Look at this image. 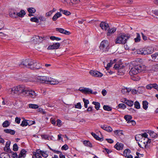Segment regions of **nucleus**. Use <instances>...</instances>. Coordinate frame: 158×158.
Returning a JSON list of instances; mask_svg holds the SVG:
<instances>
[{
    "mask_svg": "<svg viewBox=\"0 0 158 158\" xmlns=\"http://www.w3.org/2000/svg\"><path fill=\"white\" fill-rule=\"evenodd\" d=\"M129 74L131 76L137 75L140 73H144L146 70L145 66L142 64L130 65Z\"/></svg>",
    "mask_w": 158,
    "mask_h": 158,
    "instance_id": "1",
    "label": "nucleus"
},
{
    "mask_svg": "<svg viewBox=\"0 0 158 158\" xmlns=\"http://www.w3.org/2000/svg\"><path fill=\"white\" fill-rule=\"evenodd\" d=\"M27 87L24 85H19L7 89V91L8 92L13 95L17 94H22L24 95L26 91H27Z\"/></svg>",
    "mask_w": 158,
    "mask_h": 158,
    "instance_id": "2",
    "label": "nucleus"
},
{
    "mask_svg": "<svg viewBox=\"0 0 158 158\" xmlns=\"http://www.w3.org/2000/svg\"><path fill=\"white\" fill-rule=\"evenodd\" d=\"M129 37L124 33L119 34L115 40V42L116 44H125Z\"/></svg>",
    "mask_w": 158,
    "mask_h": 158,
    "instance_id": "3",
    "label": "nucleus"
},
{
    "mask_svg": "<svg viewBox=\"0 0 158 158\" xmlns=\"http://www.w3.org/2000/svg\"><path fill=\"white\" fill-rule=\"evenodd\" d=\"M34 62V61L31 59H26L22 62L20 66H21L22 65H23L24 67L32 69Z\"/></svg>",
    "mask_w": 158,
    "mask_h": 158,
    "instance_id": "4",
    "label": "nucleus"
},
{
    "mask_svg": "<svg viewBox=\"0 0 158 158\" xmlns=\"http://www.w3.org/2000/svg\"><path fill=\"white\" fill-rule=\"evenodd\" d=\"M99 48L100 50L103 52L108 51L110 48L109 42L107 40H104L102 41Z\"/></svg>",
    "mask_w": 158,
    "mask_h": 158,
    "instance_id": "5",
    "label": "nucleus"
},
{
    "mask_svg": "<svg viewBox=\"0 0 158 158\" xmlns=\"http://www.w3.org/2000/svg\"><path fill=\"white\" fill-rule=\"evenodd\" d=\"M151 141V139L148 138H144L143 139H142L139 145L141 148H145L147 146L150 144Z\"/></svg>",
    "mask_w": 158,
    "mask_h": 158,
    "instance_id": "6",
    "label": "nucleus"
},
{
    "mask_svg": "<svg viewBox=\"0 0 158 158\" xmlns=\"http://www.w3.org/2000/svg\"><path fill=\"white\" fill-rule=\"evenodd\" d=\"M48 77L45 76H37L35 77V81L37 83H44L47 82Z\"/></svg>",
    "mask_w": 158,
    "mask_h": 158,
    "instance_id": "7",
    "label": "nucleus"
},
{
    "mask_svg": "<svg viewBox=\"0 0 158 158\" xmlns=\"http://www.w3.org/2000/svg\"><path fill=\"white\" fill-rule=\"evenodd\" d=\"M24 95L29 96L32 98H35L37 96V94L34 91L27 87V91H26Z\"/></svg>",
    "mask_w": 158,
    "mask_h": 158,
    "instance_id": "8",
    "label": "nucleus"
},
{
    "mask_svg": "<svg viewBox=\"0 0 158 158\" xmlns=\"http://www.w3.org/2000/svg\"><path fill=\"white\" fill-rule=\"evenodd\" d=\"M89 74L95 77H101L103 74L99 72L96 70H91L89 72Z\"/></svg>",
    "mask_w": 158,
    "mask_h": 158,
    "instance_id": "9",
    "label": "nucleus"
},
{
    "mask_svg": "<svg viewBox=\"0 0 158 158\" xmlns=\"http://www.w3.org/2000/svg\"><path fill=\"white\" fill-rule=\"evenodd\" d=\"M78 90L85 94H90V93H92V90L89 88L81 87L79 88Z\"/></svg>",
    "mask_w": 158,
    "mask_h": 158,
    "instance_id": "10",
    "label": "nucleus"
},
{
    "mask_svg": "<svg viewBox=\"0 0 158 158\" xmlns=\"http://www.w3.org/2000/svg\"><path fill=\"white\" fill-rule=\"evenodd\" d=\"M121 102L126 104L127 106L130 107L133 106L134 103L133 101L127 100L126 98H123L121 99Z\"/></svg>",
    "mask_w": 158,
    "mask_h": 158,
    "instance_id": "11",
    "label": "nucleus"
},
{
    "mask_svg": "<svg viewBox=\"0 0 158 158\" xmlns=\"http://www.w3.org/2000/svg\"><path fill=\"white\" fill-rule=\"evenodd\" d=\"M60 46V44L59 43H56L53 44L49 45L47 48V49L53 50L59 48Z\"/></svg>",
    "mask_w": 158,
    "mask_h": 158,
    "instance_id": "12",
    "label": "nucleus"
},
{
    "mask_svg": "<svg viewBox=\"0 0 158 158\" xmlns=\"http://www.w3.org/2000/svg\"><path fill=\"white\" fill-rule=\"evenodd\" d=\"M48 78L47 82L51 85H56L59 82L57 80L52 78L50 77H48Z\"/></svg>",
    "mask_w": 158,
    "mask_h": 158,
    "instance_id": "13",
    "label": "nucleus"
},
{
    "mask_svg": "<svg viewBox=\"0 0 158 158\" xmlns=\"http://www.w3.org/2000/svg\"><path fill=\"white\" fill-rule=\"evenodd\" d=\"M146 88L148 89H151L152 88L158 90V86L156 83L149 84L146 86Z\"/></svg>",
    "mask_w": 158,
    "mask_h": 158,
    "instance_id": "14",
    "label": "nucleus"
},
{
    "mask_svg": "<svg viewBox=\"0 0 158 158\" xmlns=\"http://www.w3.org/2000/svg\"><path fill=\"white\" fill-rule=\"evenodd\" d=\"M56 30L61 33L65 35H69L70 34V32L69 31L65 30L62 28H56Z\"/></svg>",
    "mask_w": 158,
    "mask_h": 158,
    "instance_id": "15",
    "label": "nucleus"
},
{
    "mask_svg": "<svg viewBox=\"0 0 158 158\" xmlns=\"http://www.w3.org/2000/svg\"><path fill=\"white\" fill-rule=\"evenodd\" d=\"M144 55L151 54L153 51V48L150 47L144 48Z\"/></svg>",
    "mask_w": 158,
    "mask_h": 158,
    "instance_id": "16",
    "label": "nucleus"
},
{
    "mask_svg": "<svg viewBox=\"0 0 158 158\" xmlns=\"http://www.w3.org/2000/svg\"><path fill=\"white\" fill-rule=\"evenodd\" d=\"M100 26L102 30L105 31H106L109 27L108 24L104 22L100 23Z\"/></svg>",
    "mask_w": 158,
    "mask_h": 158,
    "instance_id": "17",
    "label": "nucleus"
},
{
    "mask_svg": "<svg viewBox=\"0 0 158 158\" xmlns=\"http://www.w3.org/2000/svg\"><path fill=\"white\" fill-rule=\"evenodd\" d=\"M100 127L102 129L109 132H111L113 130L112 128L106 125H101Z\"/></svg>",
    "mask_w": 158,
    "mask_h": 158,
    "instance_id": "18",
    "label": "nucleus"
},
{
    "mask_svg": "<svg viewBox=\"0 0 158 158\" xmlns=\"http://www.w3.org/2000/svg\"><path fill=\"white\" fill-rule=\"evenodd\" d=\"M9 15L10 17L15 18H17V13H16L15 10L12 9H10L9 11Z\"/></svg>",
    "mask_w": 158,
    "mask_h": 158,
    "instance_id": "19",
    "label": "nucleus"
},
{
    "mask_svg": "<svg viewBox=\"0 0 158 158\" xmlns=\"http://www.w3.org/2000/svg\"><path fill=\"white\" fill-rule=\"evenodd\" d=\"M116 30V28L115 27H111L109 28L108 30L107 33V35L108 36H110L114 33Z\"/></svg>",
    "mask_w": 158,
    "mask_h": 158,
    "instance_id": "20",
    "label": "nucleus"
},
{
    "mask_svg": "<svg viewBox=\"0 0 158 158\" xmlns=\"http://www.w3.org/2000/svg\"><path fill=\"white\" fill-rule=\"evenodd\" d=\"M123 147L124 145L123 144L118 142H117L114 146V148L118 150H123Z\"/></svg>",
    "mask_w": 158,
    "mask_h": 158,
    "instance_id": "21",
    "label": "nucleus"
},
{
    "mask_svg": "<svg viewBox=\"0 0 158 158\" xmlns=\"http://www.w3.org/2000/svg\"><path fill=\"white\" fill-rule=\"evenodd\" d=\"M32 67V69H39L41 68V64L38 62H34Z\"/></svg>",
    "mask_w": 158,
    "mask_h": 158,
    "instance_id": "22",
    "label": "nucleus"
},
{
    "mask_svg": "<svg viewBox=\"0 0 158 158\" xmlns=\"http://www.w3.org/2000/svg\"><path fill=\"white\" fill-rule=\"evenodd\" d=\"M62 16V14L60 12H58L56 13L53 17L52 19L53 21H56L58 18Z\"/></svg>",
    "mask_w": 158,
    "mask_h": 158,
    "instance_id": "23",
    "label": "nucleus"
},
{
    "mask_svg": "<svg viewBox=\"0 0 158 158\" xmlns=\"http://www.w3.org/2000/svg\"><path fill=\"white\" fill-rule=\"evenodd\" d=\"M26 151L24 149L22 150L18 156L19 158L24 157L25 156Z\"/></svg>",
    "mask_w": 158,
    "mask_h": 158,
    "instance_id": "24",
    "label": "nucleus"
},
{
    "mask_svg": "<svg viewBox=\"0 0 158 158\" xmlns=\"http://www.w3.org/2000/svg\"><path fill=\"white\" fill-rule=\"evenodd\" d=\"M131 90V89L130 88H127L124 87L122 89V93L123 94H128Z\"/></svg>",
    "mask_w": 158,
    "mask_h": 158,
    "instance_id": "25",
    "label": "nucleus"
},
{
    "mask_svg": "<svg viewBox=\"0 0 158 158\" xmlns=\"http://www.w3.org/2000/svg\"><path fill=\"white\" fill-rule=\"evenodd\" d=\"M26 14V12L23 10H21L19 12L17 13V17L19 16L20 17H23Z\"/></svg>",
    "mask_w": 158,
    "mask_h": 158,
    "instance_id": "26",
    "label": "nucleus"
},
{
    "mask_svg": "<svg viewBox=\"0 0 158 158\" xmlns=\"http://www.w3.org/2000/svg\"><path fill=\"white\" fill-rule=\"evenodd\" d=\"M147 133H148L153 138H156L157 137V135L153 131H148L147 132Z\"/></svg>",
    "mask_w": 158,
    "mask_h": 158,
    "instance_id": "27",
    "label": "nucleus"
},
{
    "mask_svg": "<svg viewBox=\"0 0 158 158\" xmlns=\"http://www.w3.org/2000/svg\"><path fill=\"white\" fill-rule=\"evenodd\" d=\"M124 67V66L122 64H119L117 63L115 64L114 67V68L116 69H118V70L119 69H120L121 68H123Z\"/></svg>",
    "mask_w": 158,
    "mask_h": 158,
    "instance_id": "28",
    "label": "nucleus"
},
{
    "mask_svg": "<svg viewBox=\"0 0 158 158\" xmlns=\"http://www.w3.org/2000/svg\"><path fill=\"white\" fill-rule=\"evenodd\" d=\"M10 142L8 141L6 142V147L4 148V150L6 152H9L10 150Z\"/></svg>",
    "mask_w": 158,
    "mask_h": 158,
    "instance_id": "29",
    "label": "nucleus"
},
{
    "mask_svg": "<svg viewBox=\"0 0 158 158\" xmlns=\"http://www.w3.org/2000/svg\"><path fill=\"white\" fill-rule=\"evenodd\" d=\"M117 60L115 59H114L113 60H110V63H108L107 64V66L105 67V68L107 69H108L111 66L112 64L115 63Z\"/></svg>",
    "mask_w": 158,
    "mask_h": 158,
    "instance_id": "30",
    "label": "nucleus"
},
{
    "mask_svg": "<svg viewBox=\"0 0 158 158\" xmlns=\"http://www.w3.org/2000/svg\"><path fill=\"white\" fill-rule=\"evenodd\" d=\"M59 10L60 12H62L63 14L69 16L71 14L70 12L67 10H63L61 8H60Z\"/></svg>",
    "mask_w": 158,
    "mask_h": 158,
    "instance_id": "31",
    "label": "nucleus"
},
{
    "mask_svg": "<svg viewBox=\"0 0 158 158\" xmlns=\"http://www.w3.org/2000/svg\"><path fill=\"white\" fill-rule=\"evenodd\" d=\"M92 104L95 106V108L97 110H99L100 106V103L99 102H92Z\"/></svg>",
    "mask_w": 158,
    "mask_h": 158,
    "instance_id": "32",
    "label": "nucleus"
},
{
    "mask_svg": "<svg viewBox=\"0 0 158 158\" xmlns=\"http://www.w3.org/2000/svg\"><path fill=\"white\" fill-rule=\"evenodd\" d=\"M148 103L146 101L143 102V107L145 110H146L148 108Z\"/></svg>",
    "mask_w": 158,
    "mask_h": 158,
    "instance_id": "33",
    "label": "nucleus"
},
{
    "mask_svg": "<svg viewBox=\"0 0 158 158\" xmlns=\"http://www.w3.org/2000/svg\"><path fill=\"white\" fill-rule=\"evenodd\" d=\"M130 152L131 151L129 149H126L124 151V156L126 157H127L130 155Z\"/></svg>",
    "mask_w": 158,
    "mask_h": 158,
    "instance_id": "34",
    "label": "nucleus"
},
{
    "mask_svg": "<svg viewBox=\"0 0 158 158\" xmlns=\"http://www.w3.org/2000/svg\"><path fill=\"white\" fill-rule=\"evenodd\" d=\"M125 119L127 121V123H129V122H130L132 118V117L130 115H126L124 117Z\"/></svg>",
    "mask_w": 158,
    "mask_h": 158,
    "instance_id": "35",
    "label": "nucleus"
},
{
    "mask_svg": "<svg viewBox=\"0 0 158 158\" xmlns=\"http://www.w3.org/2000/svg\"><path fill=\"white\" fill-rule=\"evenodd\" d=\"M39 152L40 153L41 155L44 157L46 158L47 157L48 155V153L47 152H43L42 151H39Z\"/></svg>",
    "mask_w": 158,
    "mask_h": 158,
    "instance_id": "36",
    "label": "nucleus"
},
{
    "mask_svg": "<svg viewBox=\"0 0 158 158\" xmlns=\"http://www.w3.org/2000/svg\"><path fill=\"white\" fill-rule=\"evenodd\" d=\"M124 68H121L118 70V75H122L125 72V70L124 69Z\"/></svg>",
    "mask_w": 158,
    "mask_h": 158,
    "instance_id": "37",
    "label": "nucleus"
},
{
    "mask_svg": "<svg viewBox=\"0 0 158 158\" xmlns=\"http://www.w3.org/2000/svg\"><path fill=\"white\" fill-rule=\"evenodd\" d=\"M29 107L30 108L35 109L38 108L39 107V106L37 104H29Z\"/></svg>",
    "mask_w": 158,
    "mask_h": 158,
    "instance_id": "38",
    "label": "nucleus"
},
{
    "mask_svg": "<svg viewBox=\"0 0 158 158\" xmlns=\"http://www.w3.org/2000/svg\"><path fill=\"white\" fill-rule=\"evenodd\" d=\"M83 143L85 146L89 147H91L92 146V144L89 141L85 140L83 142Z\"/></svg>",
    "mask_w": 158,
    "mask_h": 158,
    "instance_id": "39",
    "label": "nucleus"
},
{
    "mask_svg": "<svg viewBox=\"0 0 158 158\" xmlns=\"http://www.w3.org/2000/svg\"><path fill=\"white\" fill-rule=\"evenodd\" d=\"M118 108H120L123 110L125 109L126 107V106L123 103L119 104L118 106Z\"/></svg>",
    "mask_w": 158,
    "mask_h": 158,
    "instance_id": "40",
    "label": "nucleus"
},
{
    "mask_svg": "<svg viewBox=\"0 0 158 158\" xmlns=\"http://www.w3.org/2000/svg\"><path fill=\"white\" fill-rule=\"evenodd\" d=\"M27 11L30 13H34L36 11V10L35 8L33 7L29 8L27 9Z\"/></svg>",
    "mask_w": 158,
    "mask_h": 158,
    "instance_id": "41",
    "label": "nucleus"
},
{
    "mask_svg": "<svg viewBox=\"0 0 158 158\" xmlns=\"http://www.w3.org/2000/svg\"><path fill=\"white\" fill-rule=\"evenodd\" d=\"M0 157L1 158H8L9 156L7 154L2 153L0 154Z\"/></svg>",
    "mask_w": 158,
    "mask_h": 158,
    "instance_id": "42",
    "label": "nucleus"
},
{
    "mask_svg": "<svg viewBox=\"0 0 158 158\" xmlns=\"http://www.w3.org/2000/svg\"><path fill=\"white\" fill-rule=\"evenodd\" d=\"M103 109L104 110L108 111H111L112 110L111 107L107 105H104Z\"/></svg>",
    "mask_w": 158,
    "mask_h": 158,
    "instance_id": "43",
    "label": "nucleus"
},
{
    "mask_svg": "<svg viewBox=\"0 0 158 158\" xmlns=\"http://www.w3.org/2000/svg\"><path fill=\"white\" fill-rule=\"evenodd\" d=\"M114 132L115 135L120 136L123 135L122 131H121L119 130H116L114 131Z\"/></svg>",
    "mask_w": 158,
    "mask_h": 158,
    "instance_id": "44",
    "label": "nucleus"
},
{
    "mask_svg": "<svg viewBox=\"0 0 158 158\" xmlns=\"http://www.w3.org/2000/svg\"><path fill=\"white\" fill-rule=\"evenodd\" d=\"M20 125L23 127L27 126V120H23Z\"/></svg>",
    "mask_w": 158,
    "mask_h": 158,
    "instance_id": "45",
    "label": "nucleus"
},
{
    "mask_svg": "<svg viewBox=\"0 0 158 158\" xmlns=\"http://www.w3.org/2000/svg\"><path fill=\"white\" fill-rule=\"evenodd\" d=\"M144 48H141L137 50V53L138 54L144 55Z\"/></svg>",
    "mask_w": 158,
    "mask_h": 158,
    "instance_id": "46",
    "label": "nucleus"
},
{
    "mask_svg": "<svg viewBox=\"0 0 158 158\" xmlns=\"http://www.w3.org/2000/svg\"><path fill=\"white\" fill-rule=\"evenodd\" d=\"M40 151L39 150H38L37 151L36 153L35 154V157L36 158H42L40 155V154H41L40 153V152H39V151Z\"/></svg>",
    "mask_w": 158,
    "mask_h": 158,
    "instance_id": "47",
    "label": "nucleus"
},
{
    "mask_svg": "<svg viewBox=\"0 0 158 158\" xmlns=\"http://www.w3.org/2000/svg\"><path fill=\"white\" fill-rule=\"evenodd\" d=\"M140 37L139 34L137 33V37L135 39V41L136 42H138L140 41Z\"/></svg>",
    "mask_w": 158,
    "mask_h": 158,
    "instance_id": "48",
    "label": "nucleus"
},
{
    "mask_svg": "<svg viewBox=\"0 0 158 158\" xmlns=\"http://www.w3.org/2000/svg\"><path fill=\"white\" fill-rule=\"evenodd\" d=\"M135 107L137 109H139L140 108L139 103L137 101L135 102L134 104Z\"/></svg>",
    "mask_w": 158,
    "mask_h": 158,
    "instance_id": "49",
    "label": "nucleus"
},
{
    "mask_svg": "<svg viewBox=\"0 0 158 158\" xmlns=\"http://www.w3.org/2000/svg\"><path fill=\"white\" fill-rule=\"evenodd\" d=\"M30 20L32 22H34L38 23L39 22V19L35 17L32 18L30 19Z\"/></svg>",
    "mask_w": 158,
    "mask_h": 158,
    "instance_id": "50",
    "label": "nucleus"
},
{
    "mask_svg": "<svg viewBox=\"0 0 158 158\" xmlns=\"http://www.w3.org/2000/svg\"><path fill=\"white\" fill-rule=\"evenodd\" d=\"M136 140L137 141H140V140H141V135L140 134L136 135L135 137Z\"/></svg>",
    "mask_w": 158,
    "mask_h": 158,
    "instance_id": "51",
    "label": "nucleus"
},
{
    "mask_svg": "<svg viewBox=\"0 0 158 158\" xmlns=\"http://www.w3.org/2000/svg\"><path fill=\"white\" fill-rule=\"evenodd\" d=\"M9 125V122L7 121H6L3 123L2 125L3 127H8Z\"/></svg>",
    "mask_w": 158,
    "mask_h": 158,
    "instance_id": "52",
    "label": "nucleus"
},
{
    "mask_svg": "<svg viewBox=\"0 0 158 158\" xmlns=\"http://www.w3.org/2000/svg\"><path fill=\"white\" fill-rule=\"evenodd\" d=\"M18 150V147L16 143H15L13 146V150L14 151H16Z\"/></svg>",
    "mask_w": 158,
    "mask_h": 158,
    "instance_id": "53",
    "label": "nucleus"
},
{
    "mask_svg": "<svg viewBox=\"0 0 158 158\" xmlns=\"http://www.w3.org/2000/svg\"><path fill=\"white\" fill-rule=\"evenodd\" d=\"M92 135L96 139L99 140L100 138L99 136L96 135L93 132H92L91 133Z\"/></svg>",
    "mask_w": 158,
    "mask_h": 158,
    "instance_id": "54",
    "label": "nucleus"
},
{
    "mask_svg": "<svg viewBox=\"0 0 158 158\" xmlns=\"http://www.w3.org/2000/svg\"><path fill=\"white\" fill-rule=\"evenodd\" d=\"M158 56V53H155L154 54H153L151 55V56L152 57V60H154L155 59H156V58L157 57V56Z\"/></svg>",
    "mask_w": 158,
    "mask_h": 158,
    "instance_id": "55",
    "label": "nucleus"
},
{
    "mask_svg": "<svg viewBox=\"0 0 158 158\" xmlns=\"http://www.w3.org/2000/svg\"><path fill=\"white\" fill-rule=\"evenodd\" d=\"M35 121H34L27 120V125L30 126L35 124Z\"/></svg>",
    "mask_w": 158,
    "mask_h": 158,
    "instance_id": "56",
    "label": "nucleus"
},
{
    "mask_svg": "<svg viewBox=\"0 0 158 158\" xmlns=\"http://www.w3.org/2000/svg\"><path fill=\"white\" fill-rule=\"evenodd\" d=\"M75 108L80 109L81 108V106L80 102H78L75 105Z\"/></svg>",
    "mask_w": 158,
    "mask_h": 158,
    "instance_id": "57",
    "label": "nucleus"
},
{
    "mask_svg": "<svg viewBox=\"0 0 158 158\" xmlns=\"http://www.w3.org/2000/svg\"><path fill=\"white\" fill-rule=\"evenodd\" d=\"M38 18V19H39L42 21H45L46 20V18L44 17L43 16H40Z\"/></svg>",
    "mask_w": 158,
    "mask_h": 158,
    "instance_id": "58",
    "label": "nucleus"
},
{
    "mask_svg": "<svg viewBox=\"0 0 158 158\" xmlns=\"http://www.w3.org/2000/svg\"><path fill=\"white\" fill-rule=\"evenodd\" d=\"M56 125L59 127H60L61 125V121L60 119H57V121Z\"/></svg>",
    "mask_w": 158,
    "mask_h": 158,
    "instance_id": "59",
    "label": "nucleus"
},
{
    "mask_svg": "<svg viewBox=\"0 0 158 158\" xmlns=\"http://www.w3.org/2000/svg\"><path fill=\"white\" fill-rule=\"evenodd\" d=\"M52 14V12L50 10L49 12L46 13L45 16L46 17H49Z\"/></svg>",
    "mask_w": 158,
    "mask_h": 158,
    "instance_id": "60",
    "label": "nucleus"
},
{
    "mask_svg": "<svg viewBox=\"0 0 158 158\" xmlns=\"http://www.w3.org/2000/svg\"><path fill=\"white\" fill-rule=\"evenodd\" d=\"M140 135H141V138L143 137L144 138H148V135L146 133L141 134Z\"/></svg>",
    "mask_w": 158,
    "mask_h": 158,
    "instance_id": "61",
    "label": "nucleus"
},
{
    "mask_svg": "<svg viewBox=\"0 0 158 158\" xmlns=\"http://www.w3.org/2000/svg\"><path fill=\"white\" fill-rule=\"evenodd\" d=\"M21 119L20 118L16 117L15 118V122L18 124H19L20 123Z\"/></svg>",
    "mask_w": 158,
    "mask_h": 158,
    "instance_id": "62",
    "label": "nucleus"
},
{
    "mask_svg": "<svg viewBox=\"0 0 158 158\" xmlns=\"http://www.w3.org/2000/svg\"><path fill=\"white\" fill-rule=\"evenodd\" d=\"M68 148V147L66 144L63 145L61 148V149L62 150H67Z\"/></svg>",
    "mask_w": 158,
    "mask_h": 158,
    "instance_id": "63",
    "label": "nucleus"
},
{
    "mask_svg": "<svg viewBox=\"0 0 158 158\" xmlns=\"http://www.w3.org/2000/svg\"><path fill=\"white\" fill-rule=\"evenodd\" d=\"M4 27V24L3 22L0 20V30L2 29Z\"/></svg>",
    "mask_w": 158,
    "mask_h": 158,
    "instance_id": "64",
    "label": "nucleus"
}]
</instances>
